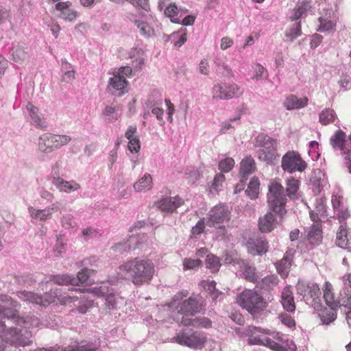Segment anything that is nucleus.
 I'll return each mask as SVG.
<instances>
[{
    "label": "nucleus",
    "mask_w": 351,
    "mask_h": 351,
    "mask_svg": "<svg viewBox=\"0 0 351 351\" xmlns=\"http://www.w3.org/2000/svg\"><path fill=\"white\" fill-rule=\"evenodd\" d=\"M155 273L154 263L146 258L135 257L121 264L118 268V276L130 281L135 286L149 285Z\"/></svg>",
    "instance_id": "1"
},
{
    "label": "nucleus",
    "mask_w": 351,
    "mask_h": 351,
    "mask_svg": "<svg viewBox=\"0 0 351 351\" xmlns=\"http://www.w3.org/2000/svg\"><path fill=\"white\" fill-rule=\"evenodd\" d=\"M187 290H182L177 293L168 304L169 307L182 315L181 324L186 318H192L196 313L202 310V304L197 297H189Z\"/></svg>",
    "instance_id": "2"
},
{
    "label": "nucleus",
    "mask_w": 351,
    "mask_h": 351,
    "mask_svg": "<svg viewBox=\"0 0 351 351\" xmlns=\"http://www.w3.org/2000/svg\"><path fill=\"white\" fill-rule=\"evenodd\" d=\"M18 295L22 300L44 306L56 302L61 305H66L77 300L76 296L69 295L66 293H63L60 289L50 290V291L45 293L43 296L27 291L20 292Z\"/></svg>",
    "instance_id": "3"
},
{
    "label": "nucleus",
    "mask_w": 351,
    "mask_h": 351,
    "mask_svg": "<svg viewBox=\"0 0 351 351\" xmlns=\"http://www.w3.org/2000/svg\"><path fill=\"white\" fill-rule=\"evenodd\" d=\"M0 302H1L0 304V316L10 319L16 324L25 328L36 327L39 325L40 321L35 316L20 317L18 315L20 304L16 301H13L10 297L1 295Z\"/></svg>",
    "instance_id": "4"
},
{
    "label": "nucleus",
    "mask_w": 351,
    "mask_h": 351,
    "mask_svg": "<svg viewBox=\"0 0 351 351\" xmlns=\"http://www.w3.org/2000/svg\"><path fill=\"white\" fill-rule=\"evenodd\" d=\"M269 191L267 194V202L269 210L278 214L280 217L286 214L285 206L287 197L284 194V187L281 183L274 179L269 182Z\"/></svg>",
    "instance_id": "5"
},
{
    "label": "nucleus",
    "mask_w": 351,
    "mask_h": 351,
    "mask_svg": "<svg viewBox=\"0 0 351 351\" xmlns=\"http://www.w3.org/2000/svg\"><path fill=\"white\" fill-rule=\"evenodd\" d=\"M237 303L251 315H256L266 309L267 304L256 291L245 289L237 297Z\"/></svg>",
    "instance_id": "6"
},
{
    "label": "nucleus",
    "mask_w": 351,
    "mask_h": 351,
    "mask_svg": "<svg viewBox=\"0 0 351 351\" xmlns=\"http://www.w3.org/2000/svg\"><path fill=\"white\" fill-rule=\"evenodd\" d=\"M256 147H261L258 151V158L268 163H271L278 156L276 140L264 134H258L254 141Z\"/></svg>",
    "instance_id": "7"
},
{
    "label": "nucleus",
    "mask_w": 351,
    "mask_h": 351,
    "mask_svg": "<svg viewBox=\"0 0 351 351\" xmlns=\"http://www.w3.org/2000/svg\"><path fill=\"white\" fill-rule=\"evenodd\" d=\"M211 93L213 99L228 100L241 97L243 89L235 83L219 82L213 85Z\"/></svg>",
    "instance_id": "8"
},
{
    "label": "nucleus",
    "mask_w": 351,
    "mask_h": 351,
    "mask_svg": "<svg viewBox=\"0 0 351 351\" xmlns=\"http://www.w3.org/2000/svg\"><path fill=\"white\" fill-rule=\"evenodd\" d=\"M281 167L284 171L289 173L297 171L301 173L307 168V163L299 152L291 150L286 152L282 157Z\"/></svg>",
    "instance_id": "9"
},
{
    "label": "nucleus",
    "mask_w": 351,
    "mask_h": 351,
    "mask_svg": "<svg viewBox=\"0 0 351 351\" xmlns=\"http://www.w3.org/2000/svg\"><path fill=\"white\" fill-rule=\"evenodd\" d=\"M298 294L302 295L306 300H312L314 302V308L319 307L316 300H320L321 291L318 284L304 280H298L296 285Z\"/></svg>",
    "instance_id": "10"
},
{
    "label": "nucleus",
    "mask_w": 351,
    "mask_h": 351,
    "mask_svg": "<svg viewBox=\"0 0 351 351\" xmlns=\"http://www.w3.org/2000/svg\"><path fill=\"white\" fill-rule=\"evenodd\" d=\"M32 334L29 331H25L21 333V330L17 328H10L8 330L3 336V340L12 346H26L31 344L32 341L30 338Z\"/></svg>",
    "instance_id": "11"
},
{
    "label": "nucleus",
    "mask_w": 351,
    "mask_h": 351,
    "mask_svg": "<svg viewBox=\"0 0 351 351\" xmlns=\"http://www.w3.org/2000/svg\"><path fill=\"white\" fill-rule=\"evenodd\" d=\"M176 341L193 349H202L206 342V337L198 332H194L190 335L182 332L176 337Z\"/></svg>",
    "instance_id": "12"
},
{
    "label": "nucleus",
    "mask_w": 351,
    "mask_h": 351,
    "mask_svg": "<svg viewBox=\"0 0 351 351\" xmlns=\"http://www.w3.org/2000/svg\"><path fill=\"white\" fill-rule=\"evenodd\" d=\"M206 223L208 226L223 223L230 220V211L225 205L219 204L208 212Z\"/></svg>",
    "instance_id": "13"
},
{
    "label": "nucleus",
    "mask_w": 351,
    "mask_h": 351,
    "mask_svg": "<svg viewBox=\"0 0 351 351\" xmlns=\"http://www.w3.org/2000/svg\"><path fill=\"white\" fill-rule=\"evenodd\" d=\"M236 332L243 337H247V343L250 345H259L262 343V339L257 333L271 334V330L254 326H249L247 328H239Z\"/></svg>",
    "instance_id": "14"
},
{
    "label": "nucleus",
    "mask_w": 351,
    "mask_h": 351,
    "mask_svg": "<svg viewBox=\"0 0 351 351\" xmlns=\"http://www.w3.org/2000/svg\"><path fill=\"white\" fill-rule=\"evenodd\" d=\"M184 203V200L177 195L162 198L156 202V206L161 212L172 213Z\"/></svg>",
    "instance_id": "15"
},
{
    "label": "nucleus",
    "mask_w": 351,
    "mask_h": 351,
    "mask_svg": "<svg viewBox=\"0 0 351 351\" xmlns=\"http://www.w3.org/2000/svg\"><path fill=\"white\" fill-rule=\"evenodd\" d=\"M346 137V133L339 129L335 132L330 138V143L332 148L335 150L338 149L341 151V154L345 160V164L347 162L346 154V148H347Z\"/></svg>",
    "instance_id": "16"
},
{
    "label": "nucleus",
    "mask_w": 351,
    "mask_h": 351,
    "mask_svg": "<svg viewBox=\"0 0 351 351\" xmlns=\"http://www.w3.org/2000/svg\"><path fill=\"white\" fill-rule=\"evenodd\" d=\"M280 303L286 312L293 313L296 309V304L291 286H286L281 292Z\"/></svg>",
    "instance_id": "17"
},
{
    "label": "nucleus",
    "mask_w": 351,
    "mask_h": 351,
    "mask_svg": "<svg viewBox=\"0 0 351 351\" xmlns=\"http://www.w3.org/2000/svg\"><path fill=\"white\" fill-rule=\"evenodd\" d=\"M72 3L70 1H62L56 4V10L59 12L58 16L64 21H73L75 20L77 13L71 8Z\"/></svg>",
    "instance_id": "18"
},
{
    "label": "nucleus",
    "mask_w": 351,
    "mask_h": 351,
    "mask_svg": "<svg viewBox=\"0 0 351 351\" xmlns=\"http://www.w3.org/2000/svg\"><path fill=\"white\" fill-rule=\"evenodd\" d=\"M336 244L343 249L351 248V232L347 223L341 224L337 232Z\"/></svg>",
    "instance_id": "19"
},
{
    "label": "nucleus",
    "mask_w": 351,
    "mask_h": 351,
    "mask_svg": "<svg viewBox=\"0 0 351 351\" xmlns=\"http://www.w3.org/2000/svg\"><path fill=\"white\" fill-rule=\"evenodd\" d=\"M273 211H268L264 216L259 218L258 228L261 232L269 233L276 226L277 219Z\"/></svg>",
    "instance_id": "20"
},
{
    "label": "nucleus",
    "mask_w": 351,
    "mask_h": 351,
    "mask_svg": "<svg viewBox=\"0 0 351 351\" xmlns=\"http://www.w3.org/2000/svg\"><path fill=\"white\" fill-rule=\"evenodd\" d=\"M247 250L254 256H262L268 251V243L262 239H251L247 242Z\"/></svg>",
    "instance_id": "21"
},
{
    "label": "nucleus",
    "mask_w": 351,
    "mask_h": 351,
    "mask_svg": "<svg viewBox=\"0 0 351 351\" xmlns=\"http://www.w3.org/2000/svg\"><path fill=\"white\" fill-rule=\"evenodd\" d=\"M311 219L314 223H321L322 219L326 217V206L325 200L322 198L316 199L315 208L311 210L310 212Z\"/></svg>",
    "instance_id": "22"
},
{
    "label": "nucleus",
    "mask_w": 351,
    "mask_h": 351,
    "mask_svg": "<svg viewBox=\"0 0 351 351\" xmlns=\"http://www.w3.org/2000/svg\"><path fill=\"white\" fill-rule=\"evenodd\" d=\"M308 103V99L306 97L298 98L295 95H290L287 97L284 101V106L288 110L300 109L306 107Z\"/></svg>",
    "instance_id": "23"
},
{
    "label": "nucleus",
    "mask_w": 351,
    "mask_h": 351,
    "mask_svg": "<svg viewBox=\"0 0 351 351\" xmlns=\"http://www.w3.org/2000/svg\"><path fill=\"white\" fill-rule=\"evenodd\" d=\"M52 137L53 134L51 133H45L39 137L38 147L40 152L49 154L56 150Z\"/></svg>",
    "instance_id": "24"
},
{
    "label": "nucleus",
    "mask_w": 351,
    "mask_h": 351,
    "mask_svg": "<svg viewBox=\"0 0 351 351\" xmlns=\"http://www.w3.org/2000/svg\"><path fill=\"white\" fill-rule=\"evenodd\" d=\"M323 298L328 306H340V303L335 298L334 288L329 281H326L322 287Z\"/></svg>",
    "instance_id": "25"
},
{
    "label": "nucleus",
    "mask_w": 351,
    "mask_h": 351,
    "mask_svg": "<svg viewBox=\"0 0 351 351\" xmlns=\"http://www.w3.org/2000/svg\"><path fill=\"white\" fill-rule=\"evenodd\" d=\"M136 130V126L130 125L125 134L128 140V147L131 152H138L141 148L139 138L135 135Z\"/></svg>",
    "instance_id": "26"
},
{
    "label": "nucleus",
    "mask_w": 351,
    "mask_h": 351,
    "mask_svg": "<svg viewBox=\"0 0 351 351\" xmlns=\"http://www.w3.org/2000/svg\"><path fill=\"white\" fill-rule=\"evenodd\" d=\"M292 263V256L286 253L283 258L276 263L277 272L282 278H285L289 276Z\"/></svg>",
    "instance_id": "27"
},
{
    "label": "nucleus",
    "mask_w": 351,
    "mask_h": 351,
    "mask_svg": "<svg viewBox=\"0 0 351 351\" xmlns=\"http://www.w3.org/2000/svg\"><path fill=\"white\" fill-rule=\"evenodd\" d=\"M339 306H328L317 309L318 315L324 324H329L333 322L337 317V310Z\"/></svg>",
    "instance_id": "28"
},
{
    "label": "nucleus",
    "mask_w": 351,
    "mask_h": 351,
    "mask_svg": "<svg viewBox=\"0 0 351 351\" xmlns=\"http://www.w3.org/2000/svg\"><path fill=\"white\" fill-rule=\"evenodd\" d=\"M256 169L255 161L252 157L248 156L243 159L240 163V174L242 177L241 183L247 180V176L253 173Z\"/></svg>",
    "instance_id": "29"
},
{
    "label": "nucleus",
    "mask_w": 351,
    "mask_h": 351,
    "mask_svg": "<svg viewBox=\"0 0 351 351\" xmlns=\"http://www.w3.org/2000/svg\"><path fill=\"white\" fill-rule=\"evenodd\" d=\"M52 183L60 191L65 193H70L80 188V185L75 182H68L60 178H54Z\"/></svg>",
    "instance_id": "30"
},
{
    "label": "nucleus",
    "mask_w": 351,
    "mask_h": 351,
    "mask_svg": "<svg viewBox=\"0 0 351 351\" xmlns=\"http://www.w3.org/2000/svg\"><path fill=\"white\" fill-rule=\"evenodd\" d=\"M308 240L313 245H319L322 240L321 223H314L308 233Z\"/></svg>",
    "instance_id": "31"
},
{
    "label": "nucleus",
    "mask_w": 351,
    "mask_h": 351,
    "mask_svg": "<svg viewBox=\"0 0 351 351\" xmlns=\"http://www.w3.org/2000/svg\"><path fill=\"white\" fill-rule=\"evenodd\" d=\"M300 182L299 180L290 177L286 180V193L287 195L291 199L298 198V192L299 190Z\"/></svg>",
    "instance_id": "32"
},
{
    "label": "nucleus",
    "mask_w": 351,
    "mask_h": 351,
    "mask_svg": "<svg viewBox=\"0 0 351 351\" xmlns=\"http://www.w3.org/2000/svg\"><path fill=\"white\" fill-rule=\"evenodd\" d=\"M27 109L29 111V116L34 121L36 126L39 128H46L45 119L43 117L38 114V108L32 104L28 103L27 105Z\"/></svg>",
    "instance_id": "33"
},
{
    "label": "nucleus",
    "mask_w": 351,
    "mask_h": 351,
    "mask_svg": "<svg viewBox=\"0 0 351 351\" xmlns=\"http://www.w3.org/2000/svg\"><path fill=\"white\" fill-rule=\"evenodd\" d=\"M152 177L149 173H145L141 178L134 184L136 191L141 192L150 190L152 188Z\"/></svg>",
    "instance_id": "34"
},
{
    "label": "nucleus",
    "mask_w": 351,
    "mask_h": 351,
    "mask_svg": "<svg viewBox=\"0 0 351 351\" xmlns=\"http://www.w3.org/2000/svg\"><path fill=\"white\" fill-rule=\"evenodd\" d=\"M182 325L185 326H191L197 328H210L211 327L212 322L207 317L186 318L182 321Z\"/></svg>",
    "instance_id": "35"
},
{
    "label": "nucleus",
    "mask_w": 351,
    "mask_h": 351,
    "mask_svg": "<svg viewBox=\"0 0 351 351\" xmlns=\"http://www.w3.org/2000/svg\"><path fill=\"white\" fill-rule=\"evenodd\" d=\"M28 211L32 218L38 219L42 221H45L52 217L51 210L47 208L36 209L32 206H29L28 208Z\"/></svg>",
    "instance_id": "36"
},
{
    "label": "nucleus",
    "mask_w": 351,
    "mask_h": 351,
    "mask_svg": "<svg viewBox=\"0 0 351 351\" xmlns=\"http://www.w3.org/2000/svg\"><path fill=\"white\" fill-rule=\"evenodd\" d=\"M337 119V114L333 109L326 108L319 115V121L321 124L327 125L333 123Z\"/></svg>",
    "instance_id": "37"
},
{
    "label": "nucleus",
    "mask_w": 351,
    "mask_h": 351,
    "mask_svg": "<svg viewBox=\"0 0 351 351\" xmlns=\"http://www.w3.org/2000/svg\"><path fill=\"white\" fill-rule=\"evenodd\" d=\"M110 84L116 90H121V95L124 93V90L128 86V82L125 77L120 75H114L110 80Z\"/></svg>",
    "instance_id": "38"
},
{
    "label": "nucleus",
    "mask_w": 351,
    "mask_h": 351,
    "mask_svg": "<svg viewBox=\"0 0 351 351\" xmlns=\"http://www.w3.org/2000/svg\"><path fill=\"white\" fill-rule=\"evenodd\" d=\"M205 263L206 267L213 273L217 272L221 265L219 258L213 254H207Z\"/></svg>",
    "instance_id": "39"
},
{
    "label": "nucleus",
    "mask_w": 351,
    "mask_h": 351,
    "mask_svg": "<svg viewBox=\"0 0 351 351\" xmlns=\"http://www.w3.org/2000/svg\"><path fill=\"white\" fill-rule=\"evenodd\" d=\"M260 182L258 178H253L245 191L247 195L252 199H255L258 197L259 194Z\"/></svg>",
    "instance_id": "40"
},
{
    "label": "nucleus",
    "mask_w": 351,
    "mask_h": 351,
    "mask_svg": "<svg viewBox=\"0 0 351 351\" xmlns=\"http://www.w3.org/2000/svg\"><path fill=\"white\" fill-rule=\"evenodd\" d=\"M165 14L171 19L174 23H180V19L178 17V8L175 3L169 4L165 10Z\"/></svg>",
    "instance_id": "41"
},
{
    "label": "nucleus",
    "mask_w": 351,
    "mask_h": 351,
    "mask_svg": "<svg viewBox=\"0 0 351 351\" xmlns=\"http://www.w3.org/2000/svg\"><path fill=\"white\" fill-rule=\"evenodd\" d=\"M65 351H97V348L93 343H85L82 341L80 344L75 346H68L64 347Z\"/></svg>",
    "instance_id": "42"
},
{
    "label": "nucleus",
    "mask_w": 351,
    "mask_h": 351,
    "mask_svg": "<svg viewBox=\"0 0 351 351\" xmlns=\"http://www.w3.org/2000/svg\"><path fill=\"white\" fill-rule=\"evenodd\" d=\"M311 8V3L308 1L302 2L301 5H298L293 10V14L290 16L292 21L298 20L303 14Z\"/></svg>",
    "instance_id": "43"
},
{
    "label": "nucleus",
    "mask_w": 351,
    "mask_h": 351,
    "mask_svg": "<svg viewBox=\"0 0 351 351\" xmlns=\"http://www.w3.org/2000/svg\"><path fill=\"white\" fill-rule=\"evenodd\" d=\"M278 319L280 323L290 329H295L296 327V322L295 319L287 313H282L278 315Z\"/></svg>",
    "instance_id": "44"
},
{
    "label": "nucleus",
    "mask_w": 351,
    "mask_h": 351,
    "mask_svg": "<svg viewBox=\"0 0 351 351\" xmlns=\"http://www.w3.org/2000/svg\"><path fill=\"white\" fill-rule=\"evenodd\" d=\"M53 282L59 285H75L76 279L69 275H56L53 277Z\"/></svg>",
    "instance_id": "45"
},
{
    "label": "nucleus",
    "mask_w": 351,
    "mask_h": 351,
    "mask_svg": "<svg viewBox=\"0 0 351 351\" xmlns=\"http://www.w3.org/2000/svg\"><path fill=\"white\" fill-rule=\"evenodd\" d=\"M302 34L301 23L298 22L293 25L285 32V36L289 41H293Z\"/></svg>",
    "instance_id": "46"
},
{
    "label": "nucleus",
    "mask_w": 351,
    "mask_h": 351,
    "mask_svg": "<svg viewBox=\"0 0 351 351\" xmlns=\"http://www.w3.org/2000/svg\"><path fill=\"white\" fill-rule=\"evenodd\" d=\"M279 280L276 275H269L262 279L261 288L265 289H270L276 287L278 284Z\"/></svg>",
    "instance_id": "47"
},
{
    "label": "nucleus",
    "mask_w": 351,
    "mask_h": 351,
    "mask_svg": "<svg viewBox=\"0 0 351 351\" xmlns=\"http://www.w3.org/2000/svg\"><path fill=\"white\" fill-rule=\"evenodd\" d=\"M243 275L249 282H256L258 279V276L256 273V269L251 266L245 265L243 267Z\"/></svg>",
    "instance_id": "48"
},
{
    "label": "nucleus",
    "mask_w": 351,
    "mask_h": 351,
    "mask_svg": "<svg viewBox=\"0 0 351 351\" xmlns=\"http://www.w3.org/2000/svg\"><path fill=\"white\" fill-rule=\"evenodd\" d=\"M262 343H260L259 346H264L267 348H269L271 350L274 351H285V348L284 346L280 345L278 343L275 342L271 339L269 337H265L262 339Z\"/></svg>",
    "instance_id": "49"
},
{
    "label": "nucleus",
    "mask_w": 351,
    "mask_h": 351,
    "mask_svg": "<svg viewBox=\"0 0 351 351\" xmlns=\"http://www.w3.org/2000/svg\"><path fill=\"white\" fill-rule=\"evenodd\" d=\"M56 149L67 145L71 141V137L68 135H58L53 134V137Z\"/></svg>",
    "instance_id": "50"
},
{
    "label": "nucleus",
    "mask_w": 351,
    "mask_h": 351,
    "mask_svg": "<svg viewBox=\"0 0 351 351\" xmlns=\"http://www.w3.org/2000/svg\"><path fill=\"white\" fill-rule=\"evenodd\" d=\"M202 265V261L199 259L186 258L183 260V269L184 271L198 268Z\"/></svg>",
    "instance_id": "51"
},
{
    "label": "nucleus",
    "mask_w": 351,
    "mask_h": 351,
    "mask_svg": "<svg viewBox=\"0 0 351 351\" xmlns=\"http://www.w3.org/2000/svg\"><path fill=\"white\" fill-rule=\"evenodd\" d=\"M226 180V177L223 173H217L213 179L210 186V190L219 191L221 190L223 183Z\"/></svg>",
    "instance_id": "52"
},
{
    "label": "nucleus",
    "mask_w": 351,
    "mask_h": 351,
    "mask_svg": "<svg viewBox=\"0 0 351 351\" xmlns=\"http://www.w3.org/2000/svg\"><path fill=\"white\" fill-rule=\"evenodd\" d=\"M319 26L317 30L320 32L332 30L335 26V23L333 21L324 17H319Z\"/></svg>",
    "instance_id": "53"
},
{
    "label": "nucleus",
    "mask_w": 351,
    "mask_h": 351,
    "mask_svg": "<svg viewBox=\"0 0 351 351\" xmlns=\"http://www.w3.org/2000/svg\"><path fill=\"white\" fill-rule=\"evenodd\" d=\"M234 165V160L232 158H226L219 162V169L224 173H228L232 170Z\"/></svg>",
    "instance_id": "54"
},
{
    "label": "nucleus",
    "mask_w": 351,
    "mask_h": 351,
    "mask_svg": "<svg viewBox=\"0 0 351 351\" xmlns=\"http://www.w3.org/2000/svg\"><path fill=\"white\" fill-rule=\"evenodd\" d=\"M12 55L13 60L16 62L23 61L27 58V53L25 49L21 47H16L13 49Z\"/></svg>",
    "instance_id": "55"
},
{
    "label": "nucleus",
    "mask_w": 351,
    "mask_h": 351,
    "mask_svg": "<svg viewBox=\"0 0 351 351\" xmlns=\"http://www.w3.org/2000/svg\"><path fill=\"white\" fill-rule=\"evenodd\" d=\"M135 24L137 25L141 34L143 36H149L153 32L151 27L145 22L136 20Z\"/></svg>",
    "instance_id": "56"
},
{
    "label": "nucleus",
    "mask_w": 351,
    "mask_h": 351,
    "mask_svg": "<svg viewBox=\"0 0 351 351\" xmlns=\"http://www.w3.org/2000/svg\"><path fill=\"white\" fill-rule=\"evenodd\" d=\"M205 229V219H200L191 229L192 236L196 237L204 232Z\"/></svg>",
    "instance_id": "57"
},
{
    "label": "nucleus",
    "mask_w": 351,
    "mask_h": 351,
    "mask_svg": "<svg viewBox=\"0 0 351 351\" xmlns=\"http://www.w3.org/2000/svg\"><path fill=\"white\" fill-rule=\"evenodd\" d=\"M215 63L217 67V71L222 75L226 76L231 73V69L222 60H218Z\"/></svg>",
    "instance_id": "58"
},
{
    "label": "nucleus",
    "mask_w": 351,
    "mask_h": 351,
    "mask_svg": "<svg viewBox=\"0 0 351 351\" xmlns=\"http://www.w3.org/2000/svg\"><path fill=\"white\" fill-rule=\"evenodd\" d=\"M61 223L62 226L65 228H72L76 225L73 217L70 214L64 215L61 219Z\"/></svg>",
    "instance_id": "59"
},
{
    "label": "nucleus",
    "mask_w": 351,
    "mask_h": 351,
    "mask_svg": "<svg viewBox=\"0 0 351 351\" xmlns=\"http://www.w3.org/2000/svg\"><path fill=\"white\" fill-rule=\"evenodd\" d=\"M343 197L339 194H333L331 198V203L334 211H336L343 207Z\"/></svg>",
    "instance_id": "60"
},
{
    "label": "nucleus",
    "mask_w": 351,
    "mask_h": 351,
    "mask_svg": "<svg viewBox=\"0 0 351 351\" xmlns=\"http://www.w3.org/2000/svg\"><path fill=\"white\" fill-rule=\"evenodd\" d=\"M348 142L347 143V148H346V154L347 158V162L346 166L348 168V172L351 173V134H349Z\"/></svg>",
    "instance_id": "61"
},
{
    "label": "nucleus",
    "mask_w": 351,
    "mask_h": 351,
    "mask_svg": "<svg viewBox=\"0 0 351 351\" xmlns=\"http://www.w3.org/2000/svg\"><path fill=\"white\" fill-rule=\"evenodd\" d=\"M335 213L337 215V218L341 223L343 221L346 220L350 217V214L346 207H341L339 210L335 211Z\"/></svg>",
    "instance_id": "62"
},
{
    "label": "nucleus",
    "mask_w": 351,
    "mask_h": 351,
    "mask_svg": "<svg viewBox=\"0 0 351 351\" xmlns=\"http://www.w3.org/2000/svg\"><path fill=\"white\" fill-rule=\"evenodd\" d=\"M90 276L89 270L87 268L82 269L77 273V280L81 284L88 283Z\"/></svg>",
    "instance_id": "63"
},
{
    "label": "nucleus",
    "mask_w": 351,
    "mask_h": 351,
    "mask_svg": "<svg viewBox=\"0 0 351 351\" xmlns=\"http://www.w3.org/2000/svg\"><path fill=\"white\" fill-rule=\"evenodd\" d=\"M253 69L255 72V75L253 78L257 80L261 79L265 71V68L261 64L257 63L254 65Z\"/></svg>",
    "instance_id": "64"
}]
</instances>
